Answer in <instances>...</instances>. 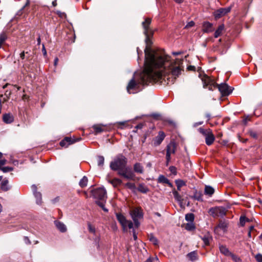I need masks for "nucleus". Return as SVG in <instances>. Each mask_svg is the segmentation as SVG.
<instances>
[{"label": "nucleus", "instance_id": "obj_1", "mask_svg": "<svg viewBox=\"0 0 262 262\" xmlns=\"http://www.w3.org/2000/svg\"><path fill=\"white\" fill-rule=\"evenodd\" d=\"M153 58L150 55L147 57L143 71L138 77L136 76V81L133 78L127 86V91L129 94H135L139 91L140 85L148 84L149 83H158L160 84L169 85L174 83L177 77L169 73L152 68Z\"/></svg>", "mask_w": 262, "mask_h": 262}, {"label": "nucleus", "instance_id": "obj_2", "mask_svg": "<svg viewBox=\"0 0 262 262\" xmlns=\"http://www.w3.org/2000/svg\"><path fill=\"white\" fill-rule=\"evenodd\" d=\"M146 47L144 50L145 63L146 64L147 57L150 55L153 58L152 68L169 73L175 76H179L183 70V60L177 59L176 61H171L170 57L165 55L163 53L151 49V41L149 34L146 35Z\"/></svg>", "mask_w": 262, "mask_h": 262}, {"label": "nucleus", "instance_id": "obj_3", "mask_svg": "<svg viewBox=\"0 0 262 262\" xmlns=\"http://www.w3.org/2000/svg\"><path fill=\"white\" fill-rule=\"evenodd\" d=\"M126 158L123 155L116 157L110 163L111 169L118 171V174L127 180H134V173L130 169L126 167Z\"/></svg>", "mask_w": 262, "mask_h": 262}, {"label": "nucleus", "instance_id": "obj_4", "mask_svg": "<svg viewBox=\"0 0 262 262\" xmlns=\"http://www.w3.org/2000/svg\"><path fill=\"white\" fill-rule=\"evenodd\" d=\"M92 193L94 198L96 200V204L104 211L107 212L108 210L104 207V204L107 198L106 190L104 188H98L92 190Z\"/></svg>", "mask_w": 262, "mask_h": 262}, {"label": "nucleus", "instance_id": "obj_5", "mask_svg": "<svg viewBox=\"0 0 262 262\" xmlns=\"http://www.w3.org/2000/svg\"><path fill=\"white\" fill-rule=\"evenodd\" d=\"M117 219L121 225L124 231H126L127 228L133 229V237L134 240L137 239V235L136 234L135 230L133 229V223L131 221L127 220L126 217L121 213L116 214Z\"/></svg>", "mask_w": 262, "mask_h": 262}, {"label": "nucleus", "instance_id": "obj_6", "mask_svg": "<svg viewBox=\"0 0 262 262\" xmlns=\"http://www.w3.org/2000/svg\"><path fill=\"white\" fill-rule=\"evenodd\" d=\"M198 130L205 137V143L207 145L209 146L213 144L215 140V137L213 134L211 129L210 128L205 129L202 127H200L198 129Z\"/></svg>", "mask_w": 262, "mask_h": 262}, {"label": "nucleus", "instance_id": "obj_7", "mask_svg": "<svg viewBox=\"0 0 262 262\" xmlns=\"http://www.w3.org/2000/svg\"><path fill=\"white\" fill-rule=\"evenodd\" d=\"M130 215L134 222L135 226L138 228L140 225L139 220L143 217V212L141 208L138 207L133 209L130 211Z\"/></svg>", "mask_w": 262, "mask_h": 262}, {"label": "nucleus", "instance_id": "obj_8", "mask_svg": "<svg viewBox=\"0 0 262 262\" xmlns=\"http://www.w3.org/2000/svg\"><path fill=\"white\" fill-rule=\"evenodd\" d=\"M209 213L214 217H223L226 215V210L223 207H215L210 208Z\"/></svg>", "mask_w": 262, "mask_h": 262}, {"label": "nucleus", "instance_id": "obj_9", "mask_svg": "<svg viewBox=\"0 0 262 262\" xmlns=\"http://www.w3.org/2000/svg\"><path fill=\"white\" fill-rule=\"evenodd\" d=\"M202 81L204 88L208 87L209 90H213L215 88L216 83L215 80L206 75L202 77Z\"/></svg>", "mask_w": 262, "mask_h": 262}, {"label": "nucleus", "instance_id": "obj_10", "mask_svg": "<svg viewBox=\"0 0 262 262\" xmlns=\"http://www.w3.org/2000/svg\"><path fill=\"white\" fill-rule=\"evenodd\" d=\"M176 146L174 143L170 142L166 146V165H167L169 164L171 160V155L174 154L176 152Z\"/></svg>", "mask_w": 262, "mask_h": 262}, {"label": "nucleus", "instance_id": "obj_11", "mask_svg": "<svg viewBox=\"0 0 262 262\" xmlns=\"http://www.w3.org/2000/svg\"><path fill=\"white\" fill-rule=\"evenodd\" d=\"M215 88H217L223 96L229 95L232 91V90L226 83L221 84L216 83Z\"/></svg>", "mask_w": 262, "mask_h": 262}, {"label": "nucleus", "instance_id": "obj_12", "mask_svg": "<svg viewBox=\"0 0 262 262\" xmlns=\"http://www.w3.org/2000/svg\"><path fill=\"white\" fill-rule=\"evenodd\" d=\"M231 6L226 8H221L215 10L213 13V15L216 19H219L225 16L231 11Z\"/></svg>", "mask_w": 262, "mask_h": 262}, {"label": "nucleus", "instance_id": "obj_13", "mask_svg": "<svg viewBox=\"0 0 262 262\" xmlns=\"http://www.w3.org/2000/svg\"><path fill=\"white\" fill-rule=\"evenodd\" d=\"M151 22V19L147 17L145 19V20L142 23V26L144 30V34L147 35L150 33H152L151 29L150 28V25Z\"/></svg>", "mask_w": 262, "mask_h": 262}, {"label": "nucleus", "instance_id": "obj_14", "mask_svg": "<svg viewBox=\"0 0 262 262\" xmlns=\"http://www.w3.org/2000/svg\"><path fill=\"white\" fill-rule=\"evenodd\" d=\"M80 140V138L74 139L70 137H66L60 142V145L62 147H68L69 145L72 144Z\"/></svg>", "mask_w": 262, "mask_h": 262}, {"label": "nucleus", "instance_id": "obj_15", "mask_svg": "<svg viewBox=\"0 0 262 262\" xmlns=\"http://www.w3.org/2000/svg\"><path fill=\"white\" fill-rule=\"evenodd\" d=\"M94 130V133L95 135L107 131V126L106 125L101 124H94L92 126Z\"/></svg>", "mask_w": 262, "mask_h": 262}, {"label": "nucleus", "instance_id": "obj_16", "mask_svg": "<svg viewBox=\"0 0 262 262\" xmlns=\"http://www.w3.org/2000/svg\"><path fill=\"white\" fill-rule=\"evenodd\" d=\"M165 137V133L162 131H160L158 135L154 139V144L155 146L159 145L163 141Z\"/></svg>", "mask_w": 262, "mask_h": 262}, {"label": "nucleus", "instance_id": "obj_17", "mask_svg": "<svg viewBox=\"0 0 262 262\" xmlns=\"http://www.w3.org/2000/svg\"><path fill=\"white\" fill-rule=\"evenodd\" d=\"M202 240L203 241L204 246H209L210 243L212 241V236L210 233L207 232L203 236H200Z\"/></svg>", "mask_w": 262, "mask_h": 262}, {"label": "nucleus", "instance_id": "obj_18", "mask_svg": "<svg viewBox=\"0 0 262 262\" xmlns=\"http://www.w3.org/2000/svg\"><path fill=\"white\" fill-rule=\"evenodd\" d=\"M54 224L60 232L64 233L67 231L66 226L62 222L56 220L54 221Z\"/></svg>", "mask_w": 262, "mask_h": 262}, {"label": "nucleus", "instance_id": "obj_19", "mask_svg": "<svg viewBox=\"0 0 262 262\" xmlns=\"http://www.w3.org/2000/svg\"><path fill=\"white\" fill-rule=\"evenodd\" d=\"M202 30L205 33H209L213 31L212 24L206 21L203 23Z\"/></svg>", "mask_w": 262, "mask_h": 262}, {"label": "nucleus", "instance_id": "obj_20", "mask_svg": "<svg viewBox=\"0 0 262 262\" xmlns=\"http://www.w3.org/2000/svg\"><path fill=\"white\" fill-rule=\"evenodd\" d=\"M3 120L6 124H10L14 121V117L10 114H5L3 116Z\"/></svg>", "mask_w": 262, "mask_h": 262}, {"label": "nucleus", "instance_id": "obj_21", "mask_svg": "<svg viewBox=\"0 0 262 262\" xmlns=\"http://www.w3.org/2000/svg\"><path fill=\"white\" fill-rule=\"evenodd\" d=\"M9 181L7 179H5L3 180L1 182L0 189L4 191H7L10 189V186L8 185Z\"/></svg>", "mask_w": 262, "mask_h": 262}, {"label": "nucleus", "instance_id": "obj_22", "mask_svg": "<svg viewBox=\"0 0 262 262\" xmlns=\"http://www.w3.org/2000/svg\"><path fill=\"white\" fill-rule=\"evenodd\" d=\"M134 170L135 172L138 173H143V167L141 164L139 163H136L134 165Z\"/></svg>", "mask_w": 262, "mask_h": 262}, {"label": "nucleus", "instance_id": "obj_23", "mask_svg": "<svg viewBox=\"0 0 262 262\" xmlns=\"http://www.w3.org/2000/svg\"><path fill=\"white\" fill-rule=\"evenodd\" d=\"M219 249L221 253H222V254L226 256H229L231 253V252H230L229 249L225 246L220 245L219 247Z\"/></svg>", "mask_w": 262, "mask_h": 262}, {"label": "nucleus", "instance_id": "obj_24", "mask_svg": "<svg viewBox=\"0 0 262 262\" xmlns=\"http://www.w3.org/2000/svg\"><path fill=\"white\" fill-rule=\"evenodd\" d=\"M194 200H196L202 202L203 200V194L201 191H198L196 190L194 192L193 195L192 196Z\"/></svg>", "mask_w": 262, "mask_h": 262}, {"label": "nucleus", "instance_id": "obj_25", "mask_svg": "<svg viewBox=\"0 0 262 262\" xmlns=\"http://www.w3.org/2000/svg\"><path fill=\"white\" fill-rule=\"evenodd\" d=\"M214 192L213 188L210 186H206L204 189V193L206 195L211 196Z\"/></svg>", "mask_w": 262, "mask_h": 262}, {"label": "nucleus", "instance_id": "obj_26", "mask_svg": "<svg viewBox=\"0 0 262 262\" xmlns=\"http://www.w3.org/2000/svg\"><path fill=\"white\" fill-rule=\"evenodd\" d=\"M224 30V25L223 24L220 25L214 33V37L217 38L220 36L222 34Z\"/></svg>", "mask_w": 262, "mask_h": 262}, {"label": "nucleus", "instance_id": "obj_27", "mask_svg": "<svg viewBox=\"0 0 262 262\" xmlns=\"http://www.w3.org/2000/svg\"><path fill=\"white\" fill-rule=\"evenodd\" d=\"M187 257L191 261H194L198 258L197 252L196 251L191 252L187 254Z\"/></svg>", "mask_w": 262, "mask_h": 262}, {"label": "nucleus", "instance_id": "obj_28", "mask_svg": "<svg viewBox=\"0 0 262 262\" xmlns=\"http://www.w3.org/2000/svg\"><path fill=\"white\" fill-rule=\"evenodd\" d=\"M138 190L142 193H146L149 191V189L145 184H140L138 187Z\"/></svg>", "mask_w": 262, "mask_h": 262}, {"label": "nucleus", "instance_id": "obj_29", "mask_svg": "<svg viewBox=\"0 0 262 262\" xmlns=\"http://www.w3.org/2000/svg\"><path fill=\"white\" fill-rule=\"evenodd\" d=\"M110 183H111L114 187H116L120 185L122 183V181L118 178H114L112 180H110Z\"/></svg>", "mask_w": 262, "mask_h": 262}, {"label": "nucleus", "instance_id": "obj_30", "mask_svg": "<svg viewBox=\"0 0 262 262\" xmlns=\"http://www.w3.org/2000/svg\"><path fill=\"white\" fill-rule=\"evenodd\" d=\"M175 200L178 201L179 203L182 204L183 203V199L181 195L178 193V191L174 190L172 192Z\"/></svg>", "mask_w": 262, "mask_h": 262}, {"label": "nucleus", "instance_id": "obj_31", "mask_svg": "<svg viewBox=\"0 0 262 262\" xmlns=\"http://www.w3.org/2000/svg\"><path fill=\"white\" fill-rule=\"evenodd\" d=\"M158 182L164 184H170L169 180L163 175H160L158 178Z\"/></svg>", "mask_w": 262, "mask_h": 262}, {"label": "nucleus", "instance_id": "obj_32", "mask_svg": "<svg viewBox=\"0 0 262 262\" xmlns=\"http://www.w3.org/2000/svg\"><path fill=\"white\" fill-rule=\"evenodd\" d=\"M36 199V203L38 205H40L42 203V195L40 192H38L34 194Z\"/></svg>", "mask_w": 262, "mask_h": 262}, {"label": "nucleus", "instance_id": "obj_33", "mask_svg": "<svg viewBox=\"0 0 262 262\" xmlns=\"http://www.w3.org/2000/svg\"><path fill=\"white\" fill-rule=\"evenodd\" d=\"M88 180L86 177L84 176L79 182V185L81 187L83 188L87 185Z\"/></svg>", "mask_w": 262, "mask_h": 262}, {"label": "nucleus", "instance_id": "obj_34", "mask_svg": "<svg viewBox=\"0 0 262 262\" xmlns=\"http://www.w3.org/2000/svg\"><path fill=\"white\" fill-rule=\"evenodd\" d=\"M148 238L150 242H151L154 245H157L158 243V241L157 238L154 236L153 234H150L148 235Z\"/></svg>", "mask_w": 262, "mask_h": 262}, {"label": "nucleus", "instance_id": "obj_35", "mask_svg": "<svg viewBox=\"0 0 262 262\" xmlns=\"http://www.w3.org/2000/svg\"><path fill=\"white\" fill-rule=\"evenodd\" d=\"M98 165L102 167L104 163V158L102 156H99L97 158Z\"/></svg>", "mask_w": 262, "mask_h": 262}, {"label": "nucleus", "instance_id": "obj_36", "mask_svg": "<svg viewBox=\"0 0 262 262\" xmlns=\"http://www.w3.org/2000/svg\"><path fill=\"white\" fill-rule=\"evenodd\" d=\"M185 229L188 231H192L195 229V226L193 222H190L186 224Z\"/></svg>", "mask_w": 262, "mask_h": 262}, {"label": "nucleus", "instance_id": "obj_37", "mask_svg": "<svg viewBox=\"0 0 262 262\" xmlns=\"http://www.w3.org/2000/svg\"><path fill=\"white\" fill-rule=\"evenodd\" d=\"M194 214L193 213H188L185 215V219L186 221L190 222H193L194 221Z\"/></svg>", "mask_w": 262, "mask_h": 262}, {"label": "nucleus", "instance_id": "obj_38", "mask_svg": "<svg viewBox=\"0 0 262 262\" xmlns=\"http://www.w3.org/2000/svg\"><path fill=\"white\" fill-rule=\"evenodd\" d=\"M7 39V35L5 33H2L0 35V48Z\"/></svg>", "mask_w": 262, "mask_h": 262}, {"label": "nucleus", "instance_id": "obj_39", "mask_svg": "<svg viewBox=\"0 0 262 262\" xmlns=\"http://www.w3.org/2000/svg\"><path fill=\"white\" fill-rule=\"evenodd\" d=\"M177 187H182L185 185V182L182 180H177L175 181Z\"/></svg>", "mask_w": 262, "mask_h": 262}, {"label": "nucleus", "instance_id": "obj_40", "mask_svg": "<svg viewBox=\"0 0 262 262\" xmlns=\"http://www.w3.org/2000/svg\"><path fill=\"white\" fill-rule=\"evenodd\" d=\"M229 256L231 257L232 260L235 262H242L241 259L237 255L231 253Z\"/></svg>", "mask_w": 262, "mask_h": 262}, {"label": "nucleus", "instance_id": "obj_41", "mask_svg": "<svg viewBox=\"0 0 262 262\" xmlns=\"http://www.w3.org/2000/svg\"><path fill=\"white\" fill-rule=\"evenodd\" d=\"M55 13L57 14L58 16L61 18H66L67 17V15L64 12H61L59 10H56L55 11Z\"/></svg>", "mask_w": 262, "mask_h": 262}, {"label": "nucleus", "instance_id": "obj_42", "mask_svg": "<svg viewBox=\"0 0 262 262\" xmlns=\"http://www.w3.org/2000/svg\"><path fill=\"white\" fill-rule=\"evenodd\" d=\"M218 227L223 230H225L227 227V224L225 222H220L218 225Z\"/></svg>", "mask_w": 262, "mask_h": 262}, {"label": "nucleus", "instance_id": "obj_43", "mask_svg": "<svg viewBox=\"0 0 262 262\" xmlns=\"http://www.w3.org/2000/svg\"><path fill=\"white\" fill-rule=\"evenodd\" d=\"M125 186L129 188L130 189H132V190H133V189H135L136 188V186H135V184L134 183H127L126 184H125Z\"/></svg>", "mask_w": 262, "mask_h": 262}, {"label": "nucleus", "instance_id": "obj_44", "mask_svg": "<svg viewBox=\"0 0 262 262\" xmlns=\"http://www.w3.org/2000/svg\"><path fill=\"white\" fill-rule=\"evenodd\" d=\"M88 230L90 232L93 233V234L95 233V232H96L95 228L90 224H88Z\"/></svg>", "mask_w": 262, "mask_h": 262}, {"label": "nucleus", "instance_id": "obj_45", "mask_svg": "<svg viewBox=\"0 0 262 262\" xmlns=\"http://www.w3.org/2000/svg\"><path fill=\"white\" fill-rule=\"evenodd\" d=\"M12 169H13L12 168L10 167H8V166L4 167H3V168L1 167V170L3 172H7L11 171L12 170Z\"/></svg>", "mask_w": 262, "mask_h": 262}, {"label": "nucleus", "instance_id": "obj_46", "mask_svg": "<svg viewBox=\"0 0 262 262\" xmlns=\"http://www.w3.org/2000/svg\"><path fill=\"white\" fill-rule=\"evenodd\" d=\"M255 258L257 262H262V254L258 253L255 255Z\"/></svg>", "mask_w": 262, "mask_h": 262}, {"label": "nucleus", "instance_id": "obj_47", "mask_svg": "<svg viewBox=\"0 0 262 262\" xmlns=\"http://www.w3.org/2000/svg\"><path fill=\"white\" fill-rule=\"evenodd\" d=\"M246 218L245 216H241L240 217V223L242 226H244L245 224Z\"/></svg>", "mask_w": 262, "mask_h": 262}, {"label": "nucleus", "instance_id": "obj_48", "mask_svg": "<svg viewBox=\"0 0 262 262\" xmlns=\"http://www.w3.org/2000/svg\"><path fill=\"white\" fill-rule=\"evenodd\" d=\"M194 25V23L193 21H189L185 26V28H189L193 27Z\"/></svg>", "mask_w": 262, "mask_h": 262}, {"label": "nucleus", "instance_id": "obj_49", "mask_svg": "<svg viewBox=\"0 0 262 262\" xmlns=\"http://www.w3.org/2000/svg\"><path fill=\"white\" fill-rule=\"evenodd\" d=\"M169 170L172 173H176V168L174 166H170L169 167Z\"/></svg>", "mask_w": 262, "mask_h": 262}, {"label": "nucleus", "instance_id": "obj_50", "mask_svg": "<svg viewBox=\"0 0 262 262\" xmlns=\"http://www.w3.org/2000/svg\"><path fill=\"white\" fill-rule=\"evenodd\" d=\"M31 188L34 194L36 192H38V191H37V186L35 185H32Z\"/></svg>", "mask_w": 262, "mask_h": 262}, {"label": "nucleus", "instance_id": "obj_51", "mask_svg": "<svg viewBox=\"0 0 262 262\" xmlns=\"http://www.w3.org/2000/svg\"><path fill=\"white\" fill-rule=\"evenodd\" d=\"M42 52L43 53V54L44 56H46L47 53V51H46V48L45 47V45L42 44Z\"/></svg>", "mask_w": 262, "mask_h": 262}, {"label": "nucleus", "instance_id": "obj_52", "mask_svg": "<svg viewBox=\"0 0 262 262\" xmlns=\"http://www.w3.org/2000/svg\"><path fill=\"white\" fill-rule=\"evenodd\" d=\"M6 160L5 159L0 160V166H2L5 165L6 163Z\"/></svg>", "mask_w": 262, "mask_h": 262}, {"label": "nucleus", "instance_id": "obj_53", "mask_svg": "<svg viewBox=\"0 0 262 262\" xmlns=\"http://www.w3.org/2000/svg\"><path fill=\"white\" fill-rule=\"evenodd\" d=\"M30 0H26V3L25 6L23 7L22 10L25 9L26 7L30 5Z\"/></svg>", "mask_w": 262, "mask_h": 262}, {"label": "nucleus", "instance_id": "obj_54", "mask_svg": "<svg viewBox=\"0 0 262 262\" xmlns=\"http://www.w3.org/2000/svg\"><path fill=\"white\" fill-rule=\"evenodd\" d=\"M250 136L254 138H257V134L255 132H250Z\"/></svg>", "mask_w": 262, "mask_h": 262}, {"label": "nucleus", "instance_id": "obj_55", "mask_svg": "<svg viewBox=\"0 0 262 262\" xmlns=\"http://www.w3.org/2000/svg\"><path fill=\"white\" fill-rule=\"evenodd\" d=\"M203 122H202V121L196 122L194 124L193 126L194 127H196L199 125H202L203 124Z\"/></svg>", "mask_w": 262, "mask_h": 262}, {"label": "nucleus", "instance_id": "obj_56", "mask_svg": "<svg viewBox=\"0 0 262 262\" xmlns=\"http://www.w3.org/2000/svg\"><path fill=\"white\" fill-rule=\"evenodd\" d=\"M25 52L23 51L20 54V57L21 58V59H24L25 58Z\"/></svg>", "mask_w": 262, "mask_h": 262}, {"label": "nucleus", "instance_id": "obj_57", "mask_svg": "<svg viewBox=\"0 0 262 262\" xmlns=\"http://www.w3.org/2000/svg\"><path fill=\"white\" fill-rule=\"evenodd\" d=\"M58 62V58L57 57H56L54 59V64L55 66H56Z\"/></svg>", "mask_w": 262, "mask_h": 262}, {"label": "nucleus", "instance_id": "obj_58", "mask_svg": "<svg viewBox=\"0 0 262 262\" xmlns=\"http://www.w3.org/2000/svg\"><path fill=\"white\" fill-rule=\"evenodd\" d=\"M206 117L208 119V121L211 118V115L209 113H207L206 115Z\"/></svg>", "mask_w": 262, "mask_h": 262}, {"label": "nucleus", "instance_id": "obj_59", "mask_svg": "<svg viewBox=\"0 0 262 262\" xmlns=\"http://www.w3.org/2000/svg\"><path fill=\"white\" fill-rule=\"evenodd\" d=\"M37 45H39L40 44V42H41V39H40V36H39L37 38Z\"/></svg>", "mask_w": 262, "mask_h": 262}, {"label": "nucleus", "instance_id": "obj_60", "mask_svg": "<svg viewBox=\"0 0 262 262\" xmlns=\"http://www.w3.org/2000/svg\"><path fill=\"white\" fill-rule=\"evenodd\" d=\"M59 199L58 197H57L55 198L54 200H52V202L53 203H55L56 202H58L59 201Z\"/></svg>", "mask_w": 262, "mask_h": 262}, {"label": "nucleus", "instance_id": "obj_61", "mask_svg": "<svg viewBox=\"0 0 262 262\" xmlns=\"http://www.w3.org/2000/svg\"><path fill=\"white\" fill-rule=\"evenodd\" d=\"M175 2L178 4H181L183 2L184 0H174Z\"/></svg>", "mask_w": 262, "mask_h": 262}, {"label": "nucleus", "instance_id": "obj_62", "mask_svg": "<svg viewBox=\"0 0 262 262\" xmlns=\"http://www.w3.org/2000/svg\"><path fill=\"white\" fill-rule=\"evenodd\" d=\"M52 5L53 6L55 7L57 6V1L56 0H54L53 2H52Z\"/></svg>", "mask_w": 262, "mask_h": 262}, {"label": "nucleus", "instance_id": "obj_63", "mask_svg": "<svg viewBox=\"0 0 262 262\" xmlns=\"http://www.w3.org/2000/svg\"><path fill=\"white\" fill-rule=\"evenodd\" d=\"M249 120H250V119L248 118V117H247L246 118H245L244 119V123H246V122H247L248 121H249Z\"/></svg>", "mask_w": 262, "mask_h": 262}, {"label": "nucleus", "instance_id": "obj_64", "mask_svg": "<svg viewBox=\"0 0 262 262\" xmlns=\"http://www.w3.org/2000/svg\"><path fill=\"white\" fill-rule=\"evenodd\" d=\"M152 258L149 257L145 262H152Z\"/></svg>", "mask_w": 262, "mask_h": 262}]
</instances>
